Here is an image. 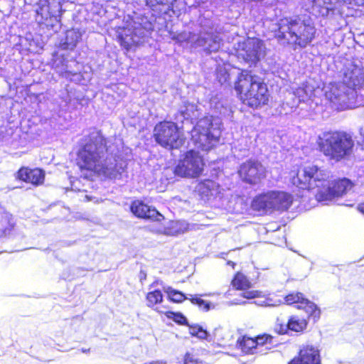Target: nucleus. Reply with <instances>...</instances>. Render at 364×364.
<instances>
[{
	"label": "nucleus",
	"instance_id": "c03bdc74",
	"mask_svg": "<svg viewBox=\"0 0 364 364\" xmlns=\"http://www.w3.org/2000/svg\"><path fill=\"white\" fill-rule=\"evenodd\" d=\"M146 274L144 272H143V275H141V280L146 279Z\"/></svg>",
	"mask_w": 364,
	"mask_h": 364
},
{
	"label": "nucleus",
	"instance_id": "f8f14e48",
	"mask_svg": "<svg viewBox=\"0 0 364 364\" xmlns=\"http://www.w3.org/2000/svg\"><path fill=\"white\" fill-rule=\"evenodd\" d=\"M15 178L18 181L38 187L44 183L46 173L41 168L21 166L16 171Z\"/></svg>",
	"mask_w": 364,
	"mask_h": 364
},
{
	"label": "nucleus",
	"instance_id": "9b49d317",
	"mask_svg": "<svg viewBox=\"0 0 364 364\" xmlns=\"http://www.w3.org/2000/svg\"><path fill=\"white\" fill-rule=\"evenodd\" d=\"M284 302L289 306H294L297 309L303 310L308 314L309 318L316 322L321 317V309L316 304L306 298L299 291H291L284 298Z\"/></svg>",
	"mask_w": 364,
	"mask_h": 364
},
{
	"label": "nucleus",
	"instance_id": "c9c22d12",
	"mask_svg": "<svg viewBox=\"0 0 364 364\" xmlns=\"http://www.w3.org/2000/svg\"><path fill=\"white\" fill-rule=\"evenodd\" d=\"M49 3L48 1H46L44 4H40L37 8L36 12V14L40 16L41 19H47L51 15L48 11Z\"/></svg>",
	"mask_w": 364,
	"mask_h": 364
},
{
	"label": "nucleus",
	"instance_id": "ddd939ff",
	"mask_svg": "<svg viewBox=\"0 0 364 364\" xmlns=\"http://www.w3.org/2000/svg\"><path fill=\"white\" fill-rule=\"evenodd\" d=\"M287 364H321L320 351L313 345H302L297 355L291 358Z\"/></svg>",
	"mask_w": 364,
	"mask_h": 364
},
{
	"label": "nucleus",
	"instance_id": "423d86ee",
	"mask_svg": "<svg viewBox=\"0 0 364 364\" xmlns=\"http://www.w3.org/2000/svg\"><path fill=\"white\" fill-rule=\"evenodd\" d=\"M152 137L158 145L169 151L180 149L185 142L181 128L171 120L157 122L154 127Z\"/></svg>",
	"mask_w": 364,
	"mask_h": 364
},
{
	"label": "nucleus",
	"instance_id": "f257e3e1",
	"mask_svg": "<svg viewBox=\"0 0 364 364\" xmlns=\"http://www.w3.org/2000/svg\"><path fill=\"white\" fill-rule=\"evenodd\" d=\"M108 143L100 130H94L82 139L75 161L84 178L102 176L113 179L121 175L122 167L116 162L115 156L108 154Z\"/></svg>",
	"mask_w": 364,
	"mask_h": 364
},
{
	"label": "nucleus",
	"instance_id": "aec40b11",
	"mask_svg": "<svg viewBox=\"0 0 364 364\" xmlns=\"http://www.w3.org/2000/svg\"><path fill=\"white\" fill-rule=\"evenodd\" d=\"M232 289L237 291H245L252 287L251 279L242 272H236L230 282Z\"/></svg>",
	"mask_w": 364,
	"mask_h": 364
},
{
	"label": "nucleus",
	"instance_id": "bb28decb",
	"mask_svg": "<svg viewBox=\"0 0 364 364\" xmlns=\"http://www.w3.org/2000/svg\"><path fill=\"white\" fill-rule=\"evenodd\" d=\"M165 292L168 301L172 303L180 304L186 299L188 300V297H187L185 294L179 290L173 289L171 287H167Z\"/></svg>",
	"mask_w": 364,
	"mask_h": 364
},
{
	"label": "nucleus",
	"instance_id": "2eb2a0df",
	"mask_svg": "<svg viewBox=\"0 0 364 364\" xmlns=\"http://www.w3.org/2000/svg\"><path fill=\"white\" fill-rule=\"evenodd\" d=\"M343 83L349 87L355 89L364 84V68L355 64H350L344 68Z\"/></svg>",
	"mask_w": 364,
	"mask_h": 364
},
{
	"label": "nucleus",
	"instance_id": "4be33fe9",
	"mask_svg": "<svg viewBox=\"0 0 364 364\" xmlns=\"http://www.w3.org/2000/svg\"><path fill=\"white\" fill-rule=\"evenodd\" d=\"M175 0H146V5L157 14H166Z\"/></svg>",
	"mask_w": 364,
	"mask_h": 364
},
{
	"label": "nucleus",
	"instance_id": "c756f323",
	"mask_svg": "<svg viewBox=\"0 0 364 364\" xmlns=\"http://www.w3.org/2000/svg\"><path fill=\"white\" fill-rule=\"evenodd\" d=\"M166 317L168 319L173 321L175 323L179 325L188 326V322L186 316L181 312H175L172 311H168L164 313Z\"/></svg>",
	"mask_w": 364,
	"mask_h": 364
},
{
	"label": "nucleus",
	"instance_id": "dca6fc26",
	"mask_svg": "<svg viewBox=\"0 0 364 364\" xmlns=\"http://www.w3.org/2000/svg\"><path fill=\"white\" fill-rule=\"evenodd\" d=\"M272 210L280 212L287 210L293 203V196L289 193L282 191H270Z\"/></svg>",
	"mask_w": 364,
	"mask_h": 364
},
{
	"label": "nucleus",
	"instance_id": "5701e85b",
	"mask_svg": "<svg viewBox=\"0 0 364 364\" xmlns=\"http://www.w3.org/2000/svg\"><path fill=\"white\" fill-rule=\"evenodd\" d=\"M15 223L11 216L3 215L0 217V238L6 237L11 234Z\"/></svg>",
	"mask_w": 364,
	"mask_h": 364
},
{
	"label": "nucleus",
	"instance_id": "f03ea898",
	"mask_svg": "<svg viewBox=\"0 0 364 364\" xmlns=\"http://www.w3.org/2000/svg\"><path fill=\"white\" fill-rule=\"evenodd\" d=\"M233 89L239 101L248 108L258 109L269 105L271 92L268 85L250 70H240Z\"/></svg>",
	"mask_w": 364,
	"mask_h": 364
},
{
	"label": "nucleus",
	"instance_id": "cd10ccee",
	"mask_svg": "<svg viewBox=\"0 0 364 364\" xmlns=\"http://www.w3.org/2000/svg\"><path fill=\"white\" fill-rule=\"evenodd\" d=\"M200 296L201 295L198 294L191 295L190 297H188V300L192 304L196 305L199 309L203 311H209L211 308V303L202 299Z\"/></svg>",
	"mask_w": 364,
	"mask_h": 364
},
{
	"label": "nucleus",
	"instance_id": "72a5a7b5",
	"mask_svg": "<svg viewBox=\"0 0 364 364\" xmlns=\"http://www.w3.org/2000/svg\"><path fill=\"white\" fill-rule=\"evenodd\" d=\"M181 364H205V363L196 354L188 351L183 355Z\"/></svg>",
	"mask_w": 364,
	"mask_h": 364
},
{
	"label": "nucleus",
	"instance_id": "b1692460",
	"mask_svg": "<svg viewBox=\"0 0 364 364\" xmlns=\"http://www.w3.org/2000/svg\"><path fill=\"white\" fill-rule=\"evenodd\" d=\"M117 40L120 46L127 52L129 51L133 46H137L134 41V34L132 32L129 33H120L117 36Z\"/></svg>",
	"mask_w": 364,
	"mask_h": 364
},
{
	"label": "nucleus",
	"instance_id": "412c9836",
	"mask_svg": "<svg viewBox=\"0 0 364 364\" xmlns=\"http://www.w3.org/2000/svg\"><path fill=\"white\" fill-rule=\"evenodd\" d=\"M310 319L308 317L300 318L297 315L290 316L288 318L289 332L304 333L308 327L309 320Z\"/></svg>",
	"mask_w": 364,
	"mask_h": 364
},
{
	"label": "nucleus",
	"instance_id": "20e7f679",
	"mask_svg": "<svg viewBox=\"0 0 364 364\" xmlns=\"http://www.w3.org/2000/svg\"><path fill=\"white\" fill-rule=\"evenodd\" d=\"M316 28L309 16L297 15L285 18L279 28L276 38L287 40L294 49L304 48L316 38Z\"/></svg>",
	"mask_w": 364,
	"mask_h": 364
},
{
	"label": "nucleus",
	"instance_id": "2f4dec72",
	"mask_svg": "<svg viewBox=\"0 0 364 364\" xmlns=\"http://www.w3.org/2000/svg\"><path fill=\"white\" fill-rule=\"evenodd\" d=\"M245 297L247 299H255V298H264L262 301V305L264 306H273L272 299L268 297H265L262 292L258 290L250 291L246 292Z\"/></svg>",
	"mask_w": 364,
	"mask_h": 364
},
{
	"label": "nucleus",
	"instance_id": "a878e982",
	"mask_svg": "<svg viewBox=\"0 0 364 364\" xmlns=\"http://www.w3.org/2000/svg\"><path fill=\"white\" fill-rule=\"evenodd\" d=\"M243 50L244 53H241V55L246 62L255 64L259 61L258 50L255 46L246 45Z\"/></svg>",
	"mask_w": 364,
	"mask_h": 364
},
{
	"label": "nucleus",
	"instance_id": "a19ab883",
	"mask_svg": "<svg viewBox=\"0 0 364 364\" xmlns=\"http://www.w3.org/2000/svg\"><path fill=\"white\" fill-rule=\"evenodd\" d=\"M144 364H166V363L165 361H161V360H154V361L146 363Z\"/></svg>",
	"mask_w": 364,
	"mask_h": 364
},
{
	"label": "nucleus",
	"instance_id": "39448f33",
	"mask_svg": "<svg viewBox=\"0 0 364 364\" xmlns=\"http://www.w3.org/2000/svg\"><path fill=\"white\" fill-rule=\"evenodd\" d=\"M326 171L316 164H308L299 166L296 172L291 177L292 186L299 190L315 191V193L322 189L328 181Z\"/></svg>",
	"mask_w": 364,
	"mask_h": 364
},
{
	"label": "nucleus",
	"instance_id": "37998d69",
	"mask_svg": "<svg viewBox=\"0 0 364 364\" xmlns=\"http://www.w3.org/2000/svg\"><path fill=\"white\" fill-rule=\"evenodd\" d=\"M73 186L75 187V188H76V190H77L78 192H86V191H85V190H82V191H81L80 189L77 188L75 186V184H73Z\"/></svg>",
	"mask_w": 364,
	"mask_h": 364
},
{
	"label": "nucleus",
	"instance_id": "393cba45",
	"mask_svg": "<svg viewBox=\"0 0 364 364\" xmlns=\"http://www.w3.org/2000/svg\"><path fill=\"white\" fill-rule=\"evenodd\" d=\"M146 306L154 309L156 306L161 304L164 301V295L160 289H154L146 293Z\"/></svg>",
	"mask_w": 364,
	"mask_h": 364
},
{
	"label": "nucleus",
	"instance_id": "6ab92c4d",
	"mask_svg": "<svg viewBox=\"0 0 364 364\" xmlns=\"http://www.w3.org/2000/svg\"><path fill=\"white\" fill-rule=\"evenodd\" d=\"M236 346L245 355H252L257 349L255 337L243 335L236 341Z\"/></svg>",
	"mask_w": 364,
	"mask_h": 364
},
{
	"label": "nucleus",
	"instance_id": "58836bf2",
	"mask_svg": "<svg viewBox=\"0 0 364 364\" xmlns=\"http://www.w3.org/2000/svg\"><path fill=\"white\" fill-rule=\"evenodd\" d=\"M357 210L364 215V202H362L358 205Z\"/></svg>",
	"mask_w": 364,
	"mask_h": 364
},
{
	"label": "nucleus",
	"instance_id": "4c0bfd02",
	"mask_svg": "<svg viewBox=\"0 0 364 364\" xmlns=\"http://www.w3.org/2000/svg\"><path fill=\"white\" fill-rule=\"evenodd\" d=\"M336 1L342 4L364 5V0H336Z\"/></svg>",
	"mask_w": 364,
	"mask_h": 364
},
{
	"label": "nucleus",
	"instance_id": "a18cd8bd",
	"mask_svg": "<svg viewBox=\"0 0 364 364\" xmlns=\"http://www.w3.org/2000/svg\"><path fill=\"white\" fill-rule=\"evenodd\" d=\"M361 149L364 150V139L363 143L361 144Z\"/></svg>",
	"mask_w": 364,
	"mask_h": 364
},
{
	"label": "nucleus",
	"instance_id": "473e14b6",
	"mask_svg": "<svg viewBox=\"0 0 364 364\" xmlns=\"http://www.w3.org/2000/svg\"><path fill=\"white\" fill-rule=\"evenodd\" d=\"M215 77L221 85H223L230 82V75L225 68H219L215 70Z\"/></svg>",
	"mask_w": 364,
	"mask_h": 364
},
{
	"label": "nucleus",
	"instance_id": "0eeeda50",
	"mask_svg": "<svg viewBox=\"0 0 364 364\" xmlns=\"http://www.w3.org/2000/svg\"><path fill=\"white\" fill-rule=\"evenodd\" d=\"M205 167L203 156L198 151L191 149L180 156L173 173L181 178H197L203 175Z\"/></svg>",
	"mask_w": 364,
	"mask_h": 364
},
{
	"label": "nucleus",
	"instance_id": "6e6552de",
	"mask_svg": "<svg viewBox=\"0 0 364 364\" xmlns=\"http://www.w3.org/2000/svg\"><path fill=\"white\" fill-rule=\"evenodd\" d=\"M192 132L191 140L193 144L203 151H210L220 140L218 131L213 128L212 120L207 117L197 122Z\"/></svg>",
	"mask_w": 364,
	"mask_h": 364
},
{
	"label": "nucleus",
	"instance_id": "e433bc0d",
	"mask_svg": "<svg viewBox=\"0 0 364 364\" xmlns=\"http://www.w3.org/2000/svg\"><path fill=\"white\" fill-rule=\"evenodd\" d=\"M189 331L191 335L197 336L198 338H205L206 336V331H204L201 326L198 325L190 326Z\"/></svg>",
	"mask_w": 364,
	"mask_h": 364
},
{
	"label": "nucleus",
	"instance_id": "a211bd4d",
	"mask_svg": "<svg viewBox=\"0 0 364 364\" xmlns=\"http://www.w3.org/2000/svg\"><path fill=\"white\" fill-rule=\"evenodd\" d=\"M218 184L211 179H204L200 181L196 187V191L200 196L201 199H209V198L213 196V193L217 191Z\"/></svg>",
	"mask_w": 364,
	"mask_h": 364
},
{
	"label": "nucleus",
	"instance_id": "f3484780",
	"mask_svg": "<svg viewBox=\"0 0 364 364\" xmlns=\"http://www.w3.org/2000/svg\"><path fill=\"white\" fill-rule=\"evenodd\" d=\"M251 208L253 210L262 213L272 210L270 191L257 195L251 202Z\"/></svg>",
	"mask_w": 364,
	"mask_h": 364
},
{
	"label": "nucleus",
	"instance_id": "4468645a",
	"mask_svg": "<svg viewBox=\"0 0 364 364\" xmlns=\"http://www.w3.org/2000/svg\"><path fill=\"white\" fill-rule=\"evenodd\" d=\"M131 212L139 218L150 220L153 221H161L164 219L163 215L155 208L149 206L140 200H135L130 205Z\"/></svg>",
	"mask_w": 364,
	"mask_h": 364
},
{
	"label": "nucleus",
	"instance_id": "7ed1b4c3",
	"mask_svg": "<svg viewBox=\"0 0 364 364\" xmlns=\"http://www.w3.org/2000/svg\"><path fill=\"white\" fill-rule=\"evenodd\" d=\"M318 150L328 161L335 163L348 159L353 154L355 141L353 135L341 130H329L318 136Z\"/></svg>",
	"mask_w": 364,
	"mask_h": 364
},
{
	"label": "nucleus",
	"instance_id": "ea45409f",
	"mask_svg": "<svg viewBox=\"0 0 364 364\" xmlns=\"http://www.w3.org/2000/svg\"><path fill=\"white\" fill-rule=\"evenodd\" d=\"M82 198H80V200L82 202H88L92 199V197L88 196L87 194H84L83 196H82Z\"/></svg>",
	"mask_w": 364,
	"mask_h": 364
},
{
	"label": "nucleus",
	"instance_id": "c85d7f7f",
	"mask_svg": "<svg viewBox=\"0 0 364 364\" xmlns=\"http://www.w3.org/2000/svg\"><path fill=\"white\" fill-rule=\"evenodd\" d=\"M274 331L278 335L289 333L288 320L286 321L282 317H277L274 326Z\"/></svg>",
	"mask_w": 364,
	"mask_h": 364
},
{
	"label": "nucleus",
	"instance_id": "7c9ffc66",
	"mask_svg": "<svg viewBox=\"0 0 364 364\" xmlns=\"http://www.w3.org/2000/svg\"><path fill=\"white\" fill-rule=\"evenodd\" d=\"M274 336L269 333H263L255 336L257 348L258 347H264L268 345H272Z\"/></svg>",
	"mask_w": 364,
	"mask_h": 364
},
{
	"label": "nucleus",
	"instance_id": "9d476101",
	"mask_svg": "<svg viewBox=\"0 0 364 364\" xmlns=\"http://www.w3.org/2000/svg\"><path fill=\"white\" fill-rule=\"evenodd\" d=\"M237 173L241 180L250 185L258 184L267 176V170L262 164L252 159L242 163Z\"/></svg>",
	"mask_w": 364,
	"mask_h": 364
},
{
	"label": "nucleus",
	"instance_id": "1a4fd4ad",
	"mask_svg": "<svg viewBox=\"0 0 364 364\" xmlns=\"http://www.w3.org/2000/svg\"><path fill=\"white\" fill-rule=\"evenodd\" d=\"M353 185L351 181L346 178H337L331 182L328 181L323 188L314 194V197L318 202L332 200L346 194Z\"/></svg>",
	"mask_w": 364,
	"mask_h": 364
},
{
	"label": "nucleus",
	"instance_id": "79ce46f5",
	"mask_svg": "<svg viewBox=\"0 0 364 364\" xmlns=\"http://www.w3.org/2000/svg\"><path fill=\"white\" fill-rule=\"evenodd\" d=\"M227 264L230 266L232 269L235 267L236 264L232 261H228Z\"/></svg>",
	"mask_w": 364,
	"mask_h": 364
},
{
	"label": "nucleus",
	"instance_id": "f704fd0d",
	"mask_svg": "<svg viewBox=\"0 0 364 364\" xmlns=\"http://www.w3.org/2000/svg\"><path fill=\"white\" fill-rule=\"evenodd\" d=\"M313 3V9L319 14L322 16L328 14L329 8L326 5V0H314Z\"/></svg>",
	"mask_w": 364,
	"mask_h": 364
}]
</instances>
